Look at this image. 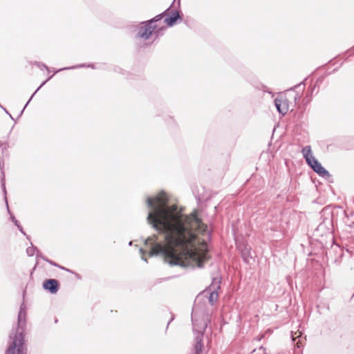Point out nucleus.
<instances>
[{"instance_id":"obj_20","label":"nucleus","mask_w":354,"mask_h":354,"mask_svg":"<svg viewBox=\"0 0 354 354\" xmlns=\"http://www.w3.org/2000/svg\"><path fill=\"white\" fill-rule=\"evenodd\" d=\"M34 64L39 67L40 69L43 70L44 68L47 70L48 71H50V68L47 65H46L44 63L39 62H35Z\"/></svg>"},{"instance_id":"obj_16","label":"nucleus","mask_w":354,"mask_h":354,"mask_svg":"<svg viewBox=\"0 0 354 354\" xmlns=\"http://www.w3.org/2000/svg\"><path fill=\"white\" fill-rule=\"evenodd\" d=\"M281 97H277L274 100V106L278 113L282 115H285L283 111V109L281 107Z\"/></svg>"},{"instance_id":"obj_5","label":"nucleus","mask_w":354,"mask_h":354,"mask_svg":"<svg viewBox=\"0 0 354 354\" xmlns=\"http://www.w3.org/2000/svg\"><path fill=\"white\" fill-rule=\"evenodd\" d=\"M306 80V78L304 81H302L300 83L297 84V85L294 86L293 87H291L288 89L286 90L285 94L280 93L277 95V97H281V100H283L284 101V104L290 106V104L292 102H290V100L287 98L286 95H292V99L294 101V104H295V106H296L298 102L301 99V95L297 92H295V90L299 88L301 86H302L301 91H303L306 86V84H305Z\"/></svg>"},{"instance_id":"obj_45","label":"nucleus","mask_w":354,"mask_h":354,"mask_svg":"<svg viewBox=\"0 0 354 354\" xmlns=\"http://www.w3.org/2000/svg\"><path fill=\"white\" fill-rule=\"evenodd\" d=\"M0 160H3V158H0Z\"/></svg>"},{"instance_id":"obj_6","label":"nucleus","mask_w":354,"mask_h":354,"mask_svg":"<svg viewBox=\"0 0 354 354\" xmlns=\"http://www.w3.org/2000/svg\"><path fill=\"white\" fill-rule=\"evenodd\" d=\"M11 342L5 354H26L25 339H10Z\"/></svg>"},{"instance_id":"obj_25","label":"nucleus","mask_w":354,"mask_h":354,"mask_svg":"<svg viewBox=\"0 0 354 354\" xmlns=\"http://www.w3.org/2000/svg\"><path fill=\"white\" fill-rule=\"evenodd\" d=\"M315 85L313 86H310L308 88L307 90V92H306V95H308V96L310 97H312L313 95V91L315 88Z\"/></svg>"},{"instance_id":"obj_29","label":"nucleus","mask_w":354,"mask_h":354,"mask_svg":"<svg viewBox=\"0 0 354 354\" xmlns=\"http://www.w3.org/2000/svg\"><path fill=\"white\" fill-rule=\"evenodd\" d=\"M47 263H48L50 265H51V266H53L54 267H57V268L59 266L58 263H57L56 262H55V261H52V260H50L49 259L47 261Z\"/></svg>"},{"instance_id":"obj_8","label":"nucleus","mask_w":354,"mask_h":354,"mask_svg":"<svg viewBox=\"0 0 354 354\" xmlns=\"http://www.w3.org/2000/svg\"><path fill=\"white\" fill-rule=\"evenodd\" d=\"M85 66V64H78V65H76V66H71V67H64V68H59V69H57V70H53V75H50V77H48V78L47 80H46L45 81H44L41 85L36 89V91L32 93V95H31V97H30V99L28 100V101L26 102V104H25L24 109L21 110V111L20 112V114L19 115V117H20L22 114H23V112L25 109V108L28 106V104L30 103V102L32 100V97H34V95L36 94V93L43 86H44L46 82L48 81H49L55 74L60 72V71H66V70H70V69H75V68H82V66Z\"/></svg>"},{"instance_id":"obj_13","label":"nucleus","mask_w":354,"mask_h":354,"mask_svg":"<svg viewBox=\"0 0 354 354\" xmlns=\"http://www.w3.org/2000/svg\"><path fill=\"white\" fill-rule=\"evenodd\" d=\"M3 167H4V160H0V170H1V185L2 191H3V193L4 195L5 203H6V207H8V199H7V196H6L7 191H6V188L5 174H4V171H3Z\"/></svg>"},{"instance_id":"obj_14","label":"nucleus","mask_w":354,"mask_h":354,"mask_svg":"<svg viewBox=\"0 0 354 354\" xmlns=\"http://www.w3.org/2000/svg\"><path fill=\"white\" fill-rule=\"evenodd\" d=\"M214 282H217V279L215 278L213 279L212 285L214 284ZM218 284L217 285L216 288L214 287V290L210 292L208 297V301L212 306L214 304V302L217 301L218 297V294L216 289L220 288L219 284L221 283V281H218Z\"/></svg>"},{"instance_id":"obj_12","label":"nucleus","mask_w":354,"mask_h":354,"mask_svg":"<svg viewBox=\"0 0 354 354\" xmlns=\"http://www.w3.org/2000/svg\"><path fill=\"white\" fill-rule=\"evenodd\" d=\"M169 9L170 7L166 9L162 13L157 15L154 17L146 21L150 24L151 26L154 28L155 30H157L159 28H158L156 23L161 21L163 18H165V17H166V15H167V12L169 10Z\"/></svg>"},{"instance_id":"obj_7","label":"nucleus","mask_w":354,"mask_h":354,"mask_svg":"<svg viewBox=\"0 0 354 354\" xmlns=\"http://www.w3.org/2000/svg\"><path fill=\"white\" fill-rule=\"evenodd\" d=\"M333 221L331 218H325L314 231V236H323L330 234L332 232Z\"/></svg>"},{"instance_id":"obj_2","label":"nucleus","mask_w":354,"mask_h":354,"mask_svg":"<svg viewBox=\"0 0 354 354\" xmlns=\"http://www.w3.org/2000/svg\"><path fill=\"white\" fill-rule=\"evenodd\" d=\"M205 306V303L195 301L192 308V322L194 333V343L192 354H205L203 343L204 333L211 322V313Z\"/></svg>"},{"instance_id":"obj_9","label":"nucleus","mask_w":354,"mask_h":354,"mask_svg":"<svg viewBox=\"0 0 354 354\" xmlns=\"http://www.w3.org/2000/svg\"><path fill=\"white\" fill-rule=\"evenodd\" d=\"M183 17V13L179 10H173L168 11L167 15L165 17L164 22L169 27L174 26L178 20L181 21Z\"/></svg>"},{"instance_id":"obj_1","label":"nucleus","mask_w":354,"mask_h":354,"mask_svg":"<svg viewBox=\"0 0 354 354\" xmlns=\"http://www.w3.org/2000/svg\"><path fill=\"white\" fill-rule=\"evenodd\" d=\"M169 199L163 190L155 197L147 196L145 203L149 209L147 220L159 234H163L167 246L158 241L157 235L147 237L145 245L149 246V256H162L170 266L183 268L190 265L195 256L198 233L211 236L208 226L203 223L197 209L184 214L177 205H169Z\"/></svg>"},{"instance_id":"obj_31","label":"nucleus","mask_w":354,"mask_h":354,"mask_svg":"<svg viewBox=\"0 0 354 354\" xmlns=\"http://www.w3.org/2000/svg\"><path fill=\"white\" fill-rule=\"evenodd\" d=\"M261 90L263 92H267L268 93H271V91L269 90L268 87L267 86H266V85H262Z\"/></svg>"},{"instance_id":"obj_27","label":"nucleus","mask_w":354,"mask_h":354,"mask_svg":"<svg viewBox=\"0 0 354 354\" xmlns=\"http://www.w3.org/2000/svg\"><path fill=\"white\" fill-rule=\"evenodd\" d=\"M8 213L10 214V219L12 222H14V221L16 220L15 216L12 214L11 211L10 210L9 206L7 207Z\"/></svg>"},{"instance_id":"obj_39","label":"nucleus","mask_w":354,"mask_h":354,"mask_svg":"<svg viewBox=\"0 0 354 354\" xmlns=\"http://www.w3.org/2000/svg\"><path fill=\"white\" fill-rule=\"evenodd\" d=\"M8 115H9L10 118L12 120H14V118H12V115H11V114H10V113H9Z\"/></svg>"},{"instance_id":"obj_41","label":"nucleus","mask_w":354,"mask_h":354,"mask_svg":"<svg viewBox=\"0 0 354 354\" xmlns=\"http://www.w3.org/2000/svg\"><path fill=\"white\" fill-rule=\"evenodd\" d=\"M132 245V241H130V242L129 243V245Z\"/></svg>"},{"instance_id":"obj_11","label":"nucleus","mask_w":354,"mask_h":354,"mask_svg":"<svg viewBox=\"0 0 354 354\" xmlns=\"http://www.w3.org/2000/svg\"><path fill=\"white\" fill-rule=\"evenodd\" d=\"M334 252L336 255L334 257L333 261L337 263L340 261L341 258L344 255L343 250L338 245H333L331 249L326 253L327 255L332 257V253Z\"/></svg>"},{"instance_id":"obj_19","label":"nucleus","mask_w":354,"mask_h":354,"mask_svg":"<svg viewBox=\"0 0 354 354\" xmlns=\"http://www.w3.org/2000/svg\"><path fill=\"white\" fill-rule=\"evenodd\" d=\"M0 147L1 149V153L3 156H8V144L7 142H0Z\"/></svg>"},{"instance_id":"obj_43","label":"nucleus","mask_w":354,"mask_h":354,"mask_svg":"<svg viewBox=\"0 0 354 354\" xmlns=\"http://www.w3.org/2000/svg\"><path fill=\"white\" fill-rule=\"evenodd\" d=\"M77 277H78V278H80L79 274H76Z\"/></svg>"},{"instance_id":"obj_28","label":"nucleus","mask_w":354,"mask_h":354,"mask_svg":"<svg viewBox=\"0 0 354 354\" xmlns=\"http://www.w3.org/2000/svg\"><path fill=\"white\" fill-rule=\"evenodd\" d=\"M140 253L142 254V257H141L142 260L145 261V262H147V258L144 256L145 252V250L142 248L140 249Z\"/></svg>"},{"instance_id":"obj_18","label":"nucleus","mask_w":354,"mask_h":354,"mask_svg":"<svg viewBox=\"0 0 354 354\" xmlns=\"http://www.w3.org/2000/svg\"><path fill=\"white\" fill-rule=\"evenodd\" d=\"M30 244H31V246L28 247L26 249V253L28 257L34 256L35 254H36V253L38 250V248L37 247L34 246L33 244L32 243V242H30Z\"/></svg>"},{"instance_id":"obj_23","label":"nucleus","mask_w":354,"mask_h":354,"mask_svg":"<svg viewBox=\"0 0 354 354\" xmlns=\"http://www.w3.org/2000/svg\"><path fill=\"white\" fill-rule=\"evenodd\" d=\"M165 120H166L167 123L168 124V125H174L175 124V120L172 116H168L165 119Z\"/></svg>"},{"instance_id":"obj_44","label":"nucleus","mask_w":354,"mask_h":354,"mask_svg":"<svg viewBox=\"0 0 354 354\" xmlns=\"http://www.w3.org/2000/svg\"><path fill=\"white\" fill-rule=\"evenodd\" d=\"M260 349H263V350H265V349L263 348V346H261Z\"/></svg>"},{"instance_id":"obj_42","label":"nucleus","mask_w":354,"mask_h":354,"mask_svg":"<svg viewBox=\"0 0 354 354\" xmlns=\"http://www.w3.org/2000/svg\"><path fill=\"white\" fill-rule=\"evenodd\" d=\"M37 263H36V264L35 265V267H34L33 270H35V268L37 267Z\"/></svg>"},{"instance_id":"obj_17","label":"nucleus","mask_w":354,"mask_h":354,"mask_svg":"<svg viewBox=\"0 0 354 354\" xmlns=\"http://www.w3.org/2000/svg\"><path fill=\"white\" fill-rule=\"evenodd\" d=\"M236 246L239 252H241L248 248L250 245L243 241H236Z\"/></svg>"},{"instance_id":"obj_22","label":"nucleus","mask_w":354,"mask_h":354,"mask_svg":"<svg viewBox=\"0 0 354 354\" xmlns=\"http://www.w3.org/2000/svg\"><path fill=\"white\" fill-rule=\"evenodd\" d=\"M38 258H41L46 262H47V261L48 260V259L47 257H46L45 256H44L39 250H37V252L36 253V259H37Z\"/></svg>"},{"instance_id":"obj_21","label":"nucleus","mask_w":354,"mask_h":354,"mask_svg":"<svg viewBox=\"0 0 354 354\" xmlns=\"http://www.w3.org/2000/svg\"><path fill=\"white\" fill-rule=\"evenodd\" d=\"M281 107L283 109V111L284 113V115H286L288 110H289V105H287V104H284V101L283 100L281 99Z\"/></svg>"},{"instance_id":"obj_15","label":"nucleus","mask_w":354,"mask_h":354,"mask_svg":"<svg viewBox=\"0 0 354 354\" xmlns=\"http://www.w3.org/2000/svg\"><path fill=\"white\" fill-rule=\"evenodd\" d=\"M240 253H241V257L243 259V261L245 263L250 264L251 259H252V257L251 255V247L249 246L248 248H247L245 250H243Z\"/></svg>"},{"instance_id":"obj_34","label":"nucleus","mask_w":354,"mask_h":354,"mask_svg":"<svg viewBox=\"0 0 354 354\" xmlns=\"http://www.w3.org/2000/svg\"><path fill=\"white\" fill-rule=\"evenodd\" d=\"M84 67H90V68H95V66L93 64H85V66Z\"/></svg>"},{"instance_id":"obj_37","label":"nucleus","mask_w":354,"mask_h":354,"mask_svg":"<svg viewBox=\"0 0 354 354\" xmlns=\"http://www.w3.org/2000/svg\"><path fill=\"white\" fill-rule=\"evenodd\" d=\"M197 266L200 268H203V262H199L198 264H197Z\"/></svg>"},{"instance_id":"obj_4","label":"nucleus","mask_w":354,"mask_h":354,"mask_svg":"<svg viewBox=\"0 0 354 354\" xmlns=\"http://www.w3.org/2000/svg\"><path fill=\"white\" fill-rule=\"evenodd\" d=\"M131 28L136 32L135 39L136 40L147 41L153 35H156L155 39L158 38L160 32L165 28H159L157 30H155L154 28L151 26L147 21H142L137 25H133Z\"/></svg>"},{"instance_id":"obj_33","label":"nucleus","mask_w":354,"mask_h":354,"mask_svg":"<svg viewBox=\"0 0 354 354\" xmlns=\"http://www.w3.org/2000/svg\"><path fill=\"white\" fill-rule=\"evenodd\" d=\"M113 71L116 73H122V69L119 66H115Z\"/></svg>"},{"instance_id":"obj_26","label":"nucleus","mask_w":354,"mask_h":354,"mask_svg":"<svg viewBox=\"0 0 354 354\" xmlns=\"http://www.w3.org/2000/svg\"><path fill=\"white\" fill-rule=\"evenodd\" d=\"M353 53H354V46L351 48L348 49V50H346L345 52V55H346V58L352 55L353 54Z\"/></svg>"},{"instance_id":"obj_38","label":"nucleus","mask_w":354,"mask_h":354,"mask_svg":"<svg viewBox=\"0 0 354 354\" xmlns=\"http://www.w3.org/2000/svg\"><path fill=\"white\" fill-rule=\"evenodd\" d=\"M1 108L4 110V111L8 115L10 113L5 109L3 108V106H1Z\"/></svg>"},{"instance_id":"obj_35","label":"nucleus","mask_w":354,"mask_h":354,"mask_svg":"<svg viewBox=\"0 0 354 354\" xmlns=\"http://www.w3.org/2000/svg\"><path fill=\"white\" fill-rule=\"evenodd\" d=\"M174 317H172L170 319V320L168 322L167 325V327H166V331H167V329H168L169 325V324H170V323L174 320Z\"/></svg>"},{"instance_id":"obj_30","label":"nucleus","mask_w":354,"mask_h":354,"mask_svg":"<svg viewBox=\"0 0 354 354\" xmlns=\"http://www.w3.org/2000/svg\"><path fill=\"white\" fill-rule=\"evenodd\" d=\"M310 100H311V97L308 96V95H306V97L303 100L304 103H305V104L309 103L310 102Z\"/></svg>"},{"instance_id":"obj_40","label":"nucleus","mask_w":354,"mask_h":354,"mask_svg":"<svg viewBox=\"0 0 354 354\" xmlns=\"http://www.w3.org/2000/svg\"><path fill=\"white\" fill-rule=\"evenodd\" d=\"M25 294H26V290H24V292H23V297H25Z\"/></svg>"},{"instance_id":"obj_32","label":"nucleus","mask_w":354,"mask_h":354,"mask_svg":"<svg viewBox=\"0 0 354 354\" xmlns=\"http://www.w3.org/2000/svg\"><path fill=\"white\" fill-rule=\"evenodd\" d=\"M57 268H59L61 270H65L66 272H71V273H73V272L71 270H70L68 268H65V267H64L62 266L59 265V266Z\"/></svg>"},{"instance_id":"obj_10","label":"nucleus","mask_w":354,"mask_h":354,"mask_svg":"<svg viewBox=\"0 0 354 354\" xmlns=\"http://www.w3.org/2000/svg\"><path fill=\"white\" fill-rule=\"evenodd\" d=\"M42 287L50 294L55 295L58 292L60 283L59 281L55 279H47L44 281Z\"/></svg>"},{"instance_id":"obj_36","label":"nucleus","mask_w":354,"mask_h":354,"mask_svg":"<svg viewBox=\"0 0 354 354\" xmlns=\"http://www.w3.org/2000/svg\"><path fill=\"white\" fill-rule=\"evenodd\" d=\"M12 223L17 227H18V226H19L21 225L20 223L17 219L15 221H14V222H12Z\"/></svg>"},{"instance_id":"obj_3","label":"nucleus","mask_w":354,"mask_h":354,"mask_svg":"<svg viewBox=\"0 0 354 354\" xmlns=\"http://www.w3.org/2000/svg\"><path fill=\"white\" fill-rule=\"evenodd\" d=\"M301 153L306 164L320 177L327 179L330 177V174L326 169L318 160L313 155L311 147L305 146L301 149Z\"/></svg>"},{"instance_id":"obj_24","label":"nucleus","mask_w":354,"mask_h":354,"mask_svg":"<svg viewBox=\"0 0 354 354\" xmlns=\"http://www.w3.org/2000/svg\"><path fill=\"white\" fill-rule=\"evenodd\" d=\"M17 228L20 231V232L26 237V239L28 240H29V241L30 240V236L26 234V233L25 232V231L24 230V228L22 227V226L21 225L19 226H18Z\"/></svg>"}]
</instances>
